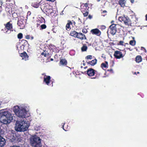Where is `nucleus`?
Returning a JSON list of instances; mask_svg holds the SVG:
<instances>
[{"mask_svg": "<svg viewBox=\"0 0 147 147\" xmlns=\"http://www.w3.org/2000/svg\"><path fill=\"white\" fill-rule=\"evenodd\" d=\"M82 32L83 33L86 34L87 32L88 31L86 29L84 28L82 29Z\"/></svg>", "mask_w": 147, "mask_h": 147, "instance_id": "nucleus-38", "label": "nucleus"}, {"mask_svg": "<svg viewBox=\"0 0 147 147\" xmlns=\"http://www.w3.org/2000/svg\"><path fill=\"white\" fill-rule=\"evenodd\" d=\"M13 119L12 116L9 112H0V123L7 125Z\"/></svg>", "mask_w": 147, "mask_h": 147, "instance_id": "nucleus-1", "label": "nucleus"}, {"mask_svg": "<svg viewBox=\"0 0 147 147\" xmlns=\"http://www.w3.org/2000/svg\"><path fill=\"white\" fill-rule=\"evenodd\" d=\"M11 147H20L19 146H17L14 145Z\"/></svg>", "mask_w": 147, "mask_h": 147, "instance_id": "nucleus-51", "label": "nucleus"}, {"mask_svg": "<svg viewBox=\"0 0 147 147\" xmlns=\"http://www.w3.org/2000/svg\"><path fill=\"white\" fill-rule=\"evenodd\" d=\"M86 74L89 76H92L94 75L95 74V77L92 78L94 79L98 78L100 75V73H98L96 71L94 70V69L92 68H90L87 70V71L84 72H81V73L83 74Z\"/></svg>", "mask_w": 147, "mask_h": 147, "instance_id": "nucleus-6", "label": "nucleus"}, {"mask_svg": "<svg viewBox=\"0 0 147 147\" xmlns=\"http://www.w3.org/2000/svg\"><path fill=\"white\" fill-rule=\"evenodd\" d=\"M47 1H51V2H54L55 0H46Z\"/></svg>", "mask_w": 147, "mask_h": 147, "instance_id": "nucleus-48", "label": "nucleus"}, {"mask_svg": "<svg viewBox=\"0 0 147 147\" xmlns=\"http://www.w3.org/2000/svg\"><path fill=\"white\" fill-rule=\"evenodd\" d=\"M72 25V23L71 20H67V24L65 27L66 30L68 31H69L71 29L70 26Z\"/></svg>", "mask_w": 147, "mask_h": 147, "instance_id": "nucleus-16", "label": "nucleus"}, {"mask_svg": "<svg viewBox=\"0 0 147 147\" xmlns=\"http://www.w3.org/2000/svg\"><path fill=\"white\" fill-rule=\"evenodd\" d=\"M88 49V47L86 44H83V46L81 48L82 52L86 51Z\"/></svg>", "mask_w": 147, "mask_h": 147, "instance_id": "nucleus-24", "label": "nucleus"}, {"mask_svg": "<svg viewBox=\"0 0 147 147\" xmlns=\"http://www.w3.org/2000/svg\"><path fill=\"white\" fill-rule=\"evenodd\" d=\"M107 12V11L106 10H104L102 11V13H106Z\"/></svg>", "mask_w": 147, "mask_h": 147, "instance_id": "nucleus-49", "label": "nucleus"}, {"mask_svg": "<svg viewBox=\"0 0 147 147\" xmlns=\"http://www.w3.org/2000/svg\"><path fill=\"white\" fill-rule=\"evenodd\" d=\"M125 0H119V3L121 7H124L125 6Z\"/></svg>", "mask_w": 147, "mask_h": 147, "instance_id": "nucleus-22", "label": "nucleus"}, {"mask_svg": "<svg viewBox=\"0 0 147 147\" xmlns=\"http://www.w3.org/2000/svg\"><path fill=\"white\" fill-rule=\"evenodd\" d=\"M37 22H39L40 24L42 23L43 22H45L44 21H41V20H38L37 21Z\"/></svg>", "mask_w": 147, "mask_h": 147, "instance_id": "nucleus-43", "label": "nucleus"}, {"mask_svg": "<svg viewBox=\"0 0 147 147\" xmlns=\"http://www.w3.org/2000/svg\"><path fill=\"white\" fill-rule=\"evenodd\" d=\"M40 2H39L38 1H34L32 3L31 5L32 7L35 8H38L40 5Z\"/></svg>", "mask_w": 147, "mask_h": 147, "instance_id": "nucleus-17", "label": "nucleus"}, {"mask_svg": "<svg viewBox=\"0 0 147 147\" xmlns=\"http://www.w3.org/2000/svg\"><path fill=\"white\" fill-rule=\"evenodd\" d=\"M146 20L147 21V14L145 16Z\"/></svg>", "mask_w": 147, "mask_h": 147, "instance_id": "nucleus-53", "label": "nucleus"}, {"mask_svg": "<svg viewBox=\"0 0 147 147\" xmlns=\"http://www.w3.org/2000/svg\"><path fill=\"white\" fill-rule=\"evenodd\" d=\"M78 32L75 31H71L70 34V35L76 38Z\"/></svg>", "mask_w": 147, "mask_h": 147, "instance_id": "nucleus-21", "label": "nucleus"}, {"mask_svg": "<svg viewBox=\"0 0 147 147\" xmlns=\"http://www.w3.org/2000/svg\"><path fill=\"white\" fill-rule=\"evenodd\" d=\"M76 38L82 40L87 39L85 35L81 32H78Z\"/></svg>", "mask_w": 147, "mask_h": 147, "instance_id": "nucleus-14", "label": "nucleus"}, {"mask_svg": "<svg viewBox=\"0 0 147 147\" xmlns=\"http://www.w3.org/2000/svg\"><path fill=\"white\" fill-rule=\"evenodd\" d=\"M106 28V26L104 25H101L100 26V29L102 30H105Z\"/></svg>", "mask_w": 147, "mask_h": 147, "instance_id": "nucleus-37", "label": "nucleus"}, {"mask_svg": "<svg viewBox=\"0 0 147 147\" xmlns=\"http://www.w3.org/2000/svg\"><path fill=\"white\" fill-rule=\"evenodd\" d=\"M49 49L51 50H53L55 48V46L54 45L50 44L49 45Z\"/></svg>", "mask_w": 147, "mask_h": 147, "instance_id": "nucleus-29", "label": "nucleus"}, {"mask_svg": "<svg viewBox=\"0 0 147 147\" xmlns=\"http://www.w3.org/2000/svg\"><path fill=\"white\" fill-rule=\"evenodd\" d=\"M107 71H110L111 73H113V70L112 69H108L107 70Z\"/></svg>", "mask_w": 147, "mask_h": 147, "instance_id": "nucleus-40", "label": "nucleus"}, {"mask_svg": "<svg viewBox=\"0 0 147 147\" xmlns=\"http://www.w3.org/2000/svg\"><path fill=\"white\" fill-rule=\"evenodd\" d=\"M25 21L24 18H22L18 19L17 24L19 27L20 29H23L25 27Z\"/></svg>", "mask_w": 147, "mask_h": 147, "instance_id": "nucleus-9", "label": "nucleus"}, {"mask_svg": "<svg viewBox=\"0 0 147 147\" xmlns=\"http://www.w3.org/2000/svg\"><path fill=\"white\" fill-rule=\"evenodd\" d=\"M86 62L87 64L90 65L92 66H94L96 63L97 60L95 59L91 61Z\"/></svg>", "mask_w": 147, "mask_h": 147, "instance_id": "nucleus-20", "label": "nucleus"}, {"mask_svg": "<svg viewBox=\"0 0 147 147\" xmlns=\"http://www.w3.org/2000/svg\"><path fill=\"white\" fill-rule=\"evenodd\" d=\"M40 29L42 30L45 29L47 28L46 25L45 24H43L41 25L40 26Z\"/></svg>", "mask_w": 147, "mask_h": 147, "instance_id": "nucleus-31", "label": "nucleus"}, {"mask_svg": "<svg viewBox=\"0 0 147 147\" xmlns=\"http://www.w3.org/2000/svg\"><path fill=\"white\" fill-rule=\"evenodd\" d=\"M40 24L37 22V23L36 24V27L38 28L40 26Z\"/></svg>", "mask_w": 147, "mask_h": 147, "instance_id": "nucleus-41", "label": "nucleus"}, {"mask_svg": "<svg viewBox=\"0 0 147 147\" xmlns=\"http://www.w3.org/2000/svg\"><path fill=\"white\" fill-rule=\"evenodd\" d=\"M72 24H74V25H75V24H76L75 22L74 21V20H72Z\"/></svg>", "mask_w": 147, "mask_h": 147, "instance_id": "nucleus-50", "label": "nucleus"}, {"mask_svg": "<svg viewBox=\"0 0 147 147\" xmlns=\"http://www.w3.org/2000/svg\"><path fill=\"white\" fill-rule=\"evenodd\" d=\"M108 65V62L105 61V63H102L101 65V67L103 69L104 68H106L108 67L107 65Z\"/></svg>", "mask_w": 147, "mask_h": 147, "instance_id": "nucleus-27", "label": "nucleus"}, {"mask_svg": "<svg viewBox=\"0 0 147 147\" xmlns=\"http://www.w3.org/2000/svg\"><path fill=\"white\" fill-rule=\"evenodd\" d=\"M26 38V39H30V36L29 35H27L25 36Z\"/></svg>", "mask_w": 147, "mask_h": 147, "instance_id": "nucleus-42", "label": "nucleus"}, {"mask_svg": "<svg viewBox=\"0 0 147 147\" xmlns=\"http://www.w3.org/2000/svg\"><path fill=\"white\" fill-rule=\"evenodd\" d=\"M28 127L29 125L27 122L21 120L16 121L15 128L16 130L17 131L24 132L28 129Z\"/></svg>", "mask_w": 147, "mask_h": 147, "instance_id": "nucleus-3", "label": "nucleus"}, {"mask_svg": "<svg viewBox=\"0 0 147 147\" xmlns=\"http://www.w3.org/2000/svg\"><path fill=\"white\" fill-rule=\"evenodd\" d=\"M116 25L117 24H112L109 26V28L108 29L107 32L108 35V32L109 31L110 32V33L113 36L115 34L117 31V28L116 27Z\"/></svg>", "mask_w": 147, "mask_h": 147, "instance_id": "nucleus-7", "label": "nucleus"}, {"mask_svg": "<svg viewBox=\"0 0 147 147\" xmlns=\"http://www.w3.org/2000/svg\"><path fill=\"white\" fill-rule=\"evenodd\" d=\"M88 18H89L90 19H91L92 18V16L90 14L88 16Z\"/></svg>", "mask_w": 147, "mask_h": 147, "instance_id": "nucleus-46", "label": "nucleus"}, {"mask_svg": "<svg viewBox=\"0 0 147 147\" xmlns=\"http://www.w3.org/2000/svg\"><path fill=\"white\" fill-rule=\"evenodd\" d=\"M11 21H10L4 24L5 26L4 29L5 30H6L5 32L7 34L9 33L8 32V31H10V32L11 30L13 31L12 29H13V26L12 24L11 23Z\"/></svg>", "mask_w": 147, "mask_h": 147, "instance_id": "nucleus-8", "label": "nucleus"}, {"mask_svg": "<svg viewBox=\"0 0 147 147\" xmlns=\"http://www.w3.org/2000/svg\"><path fill=\"white\" fill-rule=\"evenodd\" d=\"M21 43L22 45L25 47L27 46L28 44V42L27 41L25 40H21Z\"/></svg>", "mask_w": 147, "mask_h": 147, "instance_id": "nucleus-26", "label": "nucleus"}, {"mask_svg": "<svg viewBox=\"0 0 147 147\" xmlns=\"http://www.w3.org/2000/svg\"><path fill=\"white\" fill-rule=\"evenodd\" d=\"M81 11L83 13L84 16L86 17L89 14V9L86 7H81Z\"/></svg>", "mask_w": 147, "mask_h": 147, "instance_id": "nucleus-11", "label": "nucleus"}, {"mask_svg": "<svg viewBox=\"0 0 147 147\" xmlns=\"http://www.w3.org/2000/svg\"><path fill=\"white\" fill-rule=\"evenodd\" d=\"M46 53V52L45 51L44 52L42 53L41 54V55H43L45 56V53Z\"/></svg>", "mask_w": 147, "mask_h": 147, "instance_id": "nucleus-47", "label": "nucleus"}, {"mask_svg": "<svg viewBox=\"0 0 147 147\" xmlns=\"http://www.w3.org/2000/svg\"><path fill=\"white\" fill-rule=\"evenodd\" d=\"M139 73H140V72H137V74H139Z\"/></svg>", "mask_w": 147, "mask_h": 147, "instance_id": "nucleus-64", "label": "nucleus"}, {"mask_svg": "<svg viewBox=\"0 0 147 147\" xmlns=\"http://www.w3.org/2000/svg\"><path fill=\"white\" fill-rule=\"evenodd\" d=\"M90 32L92 34H94L97 36H100L101 34V32L98 28L92 29L90 30Z\"/></svg>", "mask_w": 147, "mask_h": 147, "instance_id": "nucleus-13", "label": "nucleus"}, {"mask_svg": "<svg viewBox=\"0 0 147 147\" xmlns=\"http://www.w3.org/2000/svg\"><path fill=\"white\" fill-rule=\"evenodd\" d=\"M39 19L40 20H41V21H44L45 22V19L42 16H40L38 17Z\"/></svg>", "mask_w": 147, "mask_h": 147, "instance_id": "nucleus-36", "label": "nucleus"}, {"mask_svg": "<svg viewBox=\"0 0 147 147\" xmlns=\"http://www.w3.org/2000/svg\"><path fill=\"white\" fill-rule=\"evenodd\" d=\"M41 140L36 135L32 136L30 139V143L32 147H41Z\"/></svg>", "mask_w": 147, "mask_h": 147, "instance_id": "nucleus-4", "label": "nucleus"}, {"mask_svg": "<svg viewBox=\"0 0 147 147\" xmlns=\"http://www.w3.org/2000/svg\"><path fill=\"white\" fill-rule=\"evenodd\" d=\"M17 36L18 39H21L23 37V34L22 33H19L18 34Z\"/></svg>", "mask_w": 147, "mask_h": 147, "instance_id": "nucleus-32", "label": "nucleus"}, {"mask_svg": "<svg viewBox=\"0 0 147 147\" xmlns=\"http://www.w3.org/2000/svg\"><path fill=\"white\" fill-rule=\"evenodd\" d=\"M45 73H44L42 74V75H44V76H45V75H45Z\"/></svg>", "mask_w": 147, "mask_h": 147, "instance_id": "nucleus-56", "label": "nucleus"}, {"mask_svg": "<svg viewBox=\"0 0 147 147\" xmlns=\"http://www.w3.org/2000/svg\"><path fill=\"white\" fill-rule=\"evenodd\" d=\"M5 139L0 136V147L3 146L5 144Z\"/></svg>", "mask_w": 147, "mask_h": 147, "instance_id": "nucleus-19", "label": "nucleus"}, {"mask_svg": "<svg viewBox=\"0 0 147 147\" xmlns=\"http://www.w3.org/2000/svg\"><path fill=\"white\" fill-rule=\"evenodd\" d=\"M142 57L140 55L137 56L136 58V62L139 63L142 61Z\"/></svg>", "mask_w": 147, "mask_h": 147, "instance_id": "nucleus-23", "label": "nucleus"}, {"mask_svg": "<svg viewBox=\"0 0 147 147\" xmlns=\"http://www.w3.org/2000/svg\"><path fill=\"white\" fill-rule=\"evenodd\" d=\"M52 51L55 53H58L59 52V49L55 47V48Z\"/></svg>", "mask_w": 147, "mask_h": 147, "instance_id": "nucleus-34", "label": "nucleus"}, {"mask_svg": "<svg viewBox=\"0 0 147 147\" xmlns=\"http://www.w3.org/2000/svg\"><path fill=\"white\" fill-rule=\"evenodd\" d=\"M78 24L79 25H81L82 23L81 20L79 18L78 19Z\"/></svg>", "mask_w": 147, "mask_h": 147, "instance_id": "nucleus-35", "label": "nucleus"}, {"mask_svg": "<svg viewBox=\"0 0 147 147\" xmlns=\"http://www.w3.org/2000/svg\"><path fill=\"white\" fill-rule=\"evenodd\" d=\"M62 127L63 130L66 131H68L69 129V126L68 125H66L65 123H62Z\"/></svg>", "mask_w": 147, "mask_h": 147, "instance_id": "nucleus-25", "label": "nucleus"}, {"mask_svg": "<svg viewBox=\"0 0 147 147\" xmlns=\"http://www.w3.org/2000/svg\"><path fill=\"white\" fill-rule=\"evenodd\" d=\"M13 111L16 115L20 118H26L28 116L26 109L22 107H20L18 106L14 107Z\"/></svg>", "mask_w": 147, "mask_h": 147, "instance_id": "nucleus-2", "label": "nucleus"}, {"mask_svg": "<svg viewBox=\"0 0 147 147\" xmlns=\"http://www.w3.org/2000/svg\"><path fill=\"white\" fill-rule=\"evenodd\" d=\"M87 67L86 66V67H84V69H86V68H87Z\"/></svg>", "mask_w": 147, "mask_h": 147, "instance_id": "nucleus-62", "label": "nucleus"}, {"mask_svg": "<svg viewBox=\"0 0 147 147\" xmlns=\"http://www.w3.org/2000/svg\"><path fill=\"white\" fill-rule=\"evenodd\" d=\"M67 61L64 59H60L59 65L60 66H67Z\"/></svg>", "mask_w": 147, "mask_h": 147, "instance_id": "nucleus-15", "label": "nucleus"}, {"mask_svg": "<svg viewBox=\"0 0 147 147\" xmlns=\"http://www.w3.org/2000/svg\"><path fill=\"white\" fill-rule=\"evenodd\" d=\"M29 13H30V11H29L28 12V14H29Z\"/></svg>", "mask_w": 147, "mask_h": 147, "instance_id": "nucleus-60", "label": "nucleus"}, {"mask_svg": "<svg viewBox=\"0 0 147 147\" xmlns=\"http://www.w3.org/2000/svg\"><path fill=\"white\" fill-rule=\"evenodd\" d=\"M51 77L50 76L45 75L44 77L43 82H45L47 85L49 86L51 82Z\"/></svg>", "mask_w": 147, "mask_h": 147, "instance_id": "nucleus-12", "label": "nucleus"}, {"mask_svg": "<svg viewBox=\"0 0 147 147\" xmlns=\"http://www.w3.org/2000/svg\"><path fill=\"white\" fill-rule=\"evenodd\" d=\"M92 55H88L86 57V58H85L86 59H92Z\"/></svg>", "mask_w": 147, "mask_h": 147, "instance_id": "nucleus-33", "label": "nucleus"}, {"mask_svg": "<svg viewBox=\"0 0 147 147\" xmlns=\"http://www.w3.org/2000/svg\"><path fill=\"white\" fill-rule=\"evenodd\" d=\"M49 55V53H45V57H48Z\"/></svg>", "mask_w": 147, "mask_h": 147, "instance_id": "nucleus-45", "label": "nucleus"}, {"mask_svg": "<svg viewBox=\"0 0 147 147\" xmlns=\"http://www.w3.org/2000/svg\"><path fill=\"white\" fill-rule=\"evenodd\" d=\"M25 46H24L21 45V46L20 47V49H22L23 50L24 49V47H25Z\"/></svg>", "mask_w": 147, "mask_h": 147, "instance_id": "nucleus-44", "label": "nucleus"}, {"mask_svg": "<svg viewBox=\"0 0 147 147\" xmlns=\"http://www.w3.org/2000/svg\"><path fill=\"white\" fill-rule=\"evenodd\" d=\"M126 49H129L131 51V50L130 49V48H126Z\"/></svg>", "mask_w": 147, "mask_h": 147, "instance_id": "nucleus-57", "label": "nucleus"}, {"mask_svg": "<svg viewBox=\"0 0 147 147\" xmlns=\"http://www.w3.org/2000/svg\"><path fill=\"white\" fill-rule=\"evenodd\" d=\"M133 74H136V75H137V73L136 72H134V73L133 72Z\"/></svg>", "mask_w": 147, "mask_h": 147, "instance_id": "nucleus-55", "label": "nucleus"}, {"mask_svg": "<svg viewBox=\"0 0 147 147\" xmlns=\"http://www.w3.org/2000/svg\"><path fill=\"white\" fill-rule=\"evenodd\" d=\"M141 48L142 50H144L145 49L144 47H142Z\"/></svg>", "mask_w": 147, "mask_h": 147, "instance_id": "nucleus-52", "label": "nucleus"}, {"mask_svg": "<svg viewBox=\"0 0 147 147\" xmlns=\"http://www.w3.org/2000/svg\"><path fill=\"white\" fill-rule=\"evenodd\" d=\"M119 21L122 22L123 23L126 25L128 26H135V24L136 23V21L135 22H132L129 18L125 16L119 17Z\"/></svg>", "mask_w": 147, "mask_h": 147, "instance_id": "nucleus-5", "label": "nucleus"}, {"mask_svg": "<svg viewBox=\"0 0 147 147\" xmlns=\"http://www.w3.org/2000/svg\"><path fill=\"white\" fill-rule=\"evenodd\" d=\"M20 56L22 58V59H24L25 60L28 59V56L25 52L24 51L23 53H21Z\"/></svg>", "mask_w": 147, "mask_h": 147, "instance_id": "nucleus-18", "label": "nucleus"}, {"mask_svg": "<svg viewBox=\"0 0 147 147\" xmlns=\"http://www.w3.org/2000/svg\"><path fill=\"white\" fill-rule=\"evenodd\" d=\"M113 55L115 58L120 59L123 57L124 55H123L120 51H116L115 52Z\"/></svg>", "mask_w": 147, "mask_h": 147, "instance_id": "nucleus-10", "label": "nucleus"}, {"mask_svg": "<svg viewBox=\"0 0 147 147\" xmlns=\"http://www.w3.org/2000/svg\"><path fill=\"white\" fill-rule=\"evenodd\" d=\"M31 40H33L34 39V37L33 36H31Z\"/></svg>", "mask_w": 147, "mask_h": 147, "instance_id": "nucleus-54", "label": "nucleus"}, {"mask_svg": "<svg viewBox=\"0 0 147 147\" xmlns=\"http://www.w3.org/2000/svg\"><path fill=\"white\" fill-rule=\"evenodd\" d=\"M89 3H82V4L81 5V7H86V8H88V9H89V7L88 6Z\"/></svg>", "mask_w": 147, "mask_h": 147, "instance_id": "nucleus-28", "label": "nucleus"}, {"mask_svg": "<svg viewBox=\"0 0 147 147\" xmlns=\"http://www.w3.org/2000/svg\"><path fill=\"white\" fill-rule=\"evenodd\" d=\"M97 2L100 1L101 0H96Z\"/></svg>", "mask_w": 147, "mask_h": 147, "instance_id": "nucleus-61", "label": "nucleus"}, {"mask_svg": "<svg viewBox=\"0 0 147 147\" xmlns=\"http://www.w3.org/2000/svg\"><path fill=\"white\" fill-rule=\"evenodd\" d=\"M119 44L120 45H123V42L122 41H120L119 42Z\"/></svg>", "mask_w": 147, "mask_h": 147, "instance_id": "nucleus-39", "label": "nucleus"}, {"mask_svg": "<svg viewBox=\"0 0 147 147\" xmlns=\"http://www.w3.org/2000/svg\"><path fill=\"white\" fill-rule=\"evenodd\" d=\"M50 60L51 61H53V58H51Z\"/></svg>", "mask_w": 147, "mask_h": 147, "instance_id": "nucleus-58", "label": "nucleus"}, {"mask_svg": "<svg viewBox=\"0 0 147 147\" xmlns=\"http://www.w3.org/2000/svg\"><path fill=\"white\" fill-rule=\"evenodd\" d=\"M129 44L132 46H134L136 44V41L134 40H131L130 41Z\"/></svg>", "mask_w": 147, "mask_h": 147, "instance_id": "nucleus-30", "label": "nucleus"}, {"mask_svg": "<svg viewBox=\"0 0 147 147\" xmlns=\"http://www.w3.org/2000/svg\"><path fill=\"white\" fill-rule=\"evenodd\" d=\"M144 51L145 52V53H146V50L145 49H144Z\"/></svg>", "mask_w": 147, "mask_h": 147, "instance_id": "nucleus-59", "label": "nucleus"}, {"mask_svg": "<svg viewBox=\"0 0 147 147\" xmlns=\"http://www.w3.org/2000/svg\"><path fill=\"white\" fill-rule=\"evenodd\" d=\"M113 22H114V21H112L111 22V23H112Z\"/></svg>", "mask_w": 147, "mask_h": 147, "instance_id": "nucleus-63", "label": "nucleus"}]
</instances>
